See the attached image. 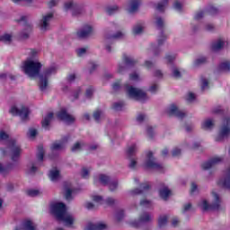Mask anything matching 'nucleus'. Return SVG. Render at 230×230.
Masks as SVG:
<instances>
[{
    "label": "nucleus",
    "mask_w": 230,
    "mask_h": 230,
    "mask_svg": "<svg viewBox=\"0 0 230 230\" xmlns=\"http://www.w3.org/2000/svg\"><path fill=\"white\" fill-rule=\"evenodd\" d=\"M22 69L29 78H37L39 76V87L40 91H46L48 85H49V77L51 75L57 73V68L55 66H50L46 68L42 74H40V69H42V63L35 58H28L22 66Z\"/></svg>",
    "instance_id": "nucleus-1"
},
{
    "label": "nucleus",
    "mask_w": 230,
    "mask_h": 230,
    "mask_svg": "<svg viewBox=\"0 0 230 230\" xmlns=\"http://www.w3.org/2000/svg\"><path fill=\"white\" fill-rule=\"evenodd\" d=\"M5 143L7 147L0 148V155L3 157L6 155H10L11 160L14 163H17L19 159H21V154H22V149L21 148V145L17 143V140L13 138H10L8 134L4 131L0 132V143Z\"/></svg>",
    "instance_id": "nucleus-2"
},
{
    "label": "nucleus",
    "mask_w": 230,
    "mask_h": 230,
    "mask_svg": "<svg viewBox=\"0 0 230 230\" xmlns=\"http://www.w3.org/2000/svg\"><path fill=\"white\" fill-rule=\"evenodd\" d=\"M50 210L56 218L63 222L66 227H71L75 224V217L67 212L66 204L62 202L53 203L50 206Z\"/></svg>",
    "instance_id": "nucleus-3"
},
{
    "label": "nucleus",
    "mask_w": 230,
    "mask_h": 230,
    "mask_svg": "<svg viewBox=\"0 0 230 230\" xmlns=\"http://www.w3.org/2000/svg\"><path fill=\"white\" fill-rule=\"evenodd\" d=\"M211 195H212L211 204H209L206 199H201L199 202V208H200L202 211H209L211 209L220 208V204L222 200L220 199V196L218 195V192H217V190H214L211 191Z\"/></svg>",
    "instance_id": "nucleus-4"
},
{
    "label": "nucleus",
    "mask_w": 230,
    "mask_h": 230,
    "mask_svg": "<svg viewBox=\"0 0 230 230\" xmlns=\"http://www.w3.org/2000/svg\"><path fill=\"white\" fill-rule=\"evenodd\" d=\"M126 93L131 100L136 102H145L150 99L145 91L134 86L126 85Z\"/></svg>",
    "instance_id": "nucleus-5"
},
{
    "label": "nucleus",
    "mask_w": 230,
    "mask_h": 230,
    "mask_svg": "<svg viewBox=\"0 0 230 230\" xmlns=\"http://www.w3.org/2000/svg\"><path fill=\"white\" fill-rule=\"evenodd\" d=\"M230 136V117L223 120V124L220 127L219 133L216 137V141H224Z\"/></svg>",
    "instance_id": "nucleus-6"
},
{
    "label": "nucleus",
    "mask_w": 230,
    "mask_h": 230,
    "mask_svg": "<svg viewBox=\"0 0 230 230\" xmlns=\"http://www.w3.org/2000/svg\"><path fill=\"white\" fill-rule=\"evenodd\" d=\"M137 63L136 59L132 58V56H128V54L122 55V62L119 64L117 71L120 75H123L124 71H127V67H132Z\"/></svg>",
    "instance_id": "nucleus-7"
},
{
    "label": "nucleus",
    "mask_w": 230,
    "mask_h": 230,
    "mask_svg": "<svg viewBox=\"0 0 230 230\" xmlns=\"http://www.w3.org/2000/svg\"><path fill=\"white\" fill-rule=\"evenodd\" d=\"M144 166L146 168H149L150 170H158V172H161V170H163V164L155 161V158L154 157V154L152 152H148L146 154Z\"/></svg>",
    "instance_id": "nucleus-8"
},
{
    "label": "nucleus",
    "mask_w": 230,
    "mask_h": 230,
    "mask_svg": "<svg viewBox=\"0 0 230 230\" xmlns=\"http://www.w3.org/2000/svg\"><path fill=\"white\" fill-rule=\"evenodd\" d=\"M125 31H118L115 35L106 36L104 39V49L108 53H114V47L112 46L113 39H123L125 37Z\"/></svg>",
    "instance_id": "nucleus-9"
},
{
    "label": "nucleus",
    "mask_w": 230,
    "mask_h": 230,
    "mask_svg": "<svg viewBox=\"0 0 230 230\" xmlns=\"http://www.w3.org/2000/svg\"><path fill=\"white\" fill-rule=\"evenodd\" d=\"M51 21H53V13L42 14L41 18L38 22V27L40 31H48L50 28Z\"/></svg>",
    "instance_id": "nucleus-10"
},
{
    "label": "nucleus",
    "mask_w": 230,
    "mask_h": 230,
    "mask_svg": "<svg viewBox=\"0 0 230 230\" xmlns=\"http://www.w3.org/2000/svg\"><path fill=\"white\" fill-rule=\"evenodd\" d=\"M10 112L13 116H20L22 119H28L30 110L24 105L13 106Z\"/></svg>",
    "instance_id": "nucleus-11"
},
{
    "label": "nucleus",
    "mask_w": 230,
    "mask_h": 230,
    "mask_svg": "<svg viewBox=\"0 0 230 230\" xmlns=\"http://www.w3.org/2000/svg\"><path fill=\"white\" fill-rule=\"evenodd\" d=\"M76 35L78 39H89L91 35H94V28L91 25H84L77 31Z\"/></svg>",
    "instance_id": "nucleus-12"
},
{
    "label": "nucleus",
    "mask_w": 230,
    "mask_h": 230,
    "mask_svg": "<svg viewBox=\"0 0 230 230\" xmlns=\"http://www.w3.org/2000/svg\"><path fill=\"white\" fill-rule=\"evenodd\" d=\"M166 113L168 114V116H175L179 119H182L186 118V112L179 110V108L175 104H171L167 108Z\"/></svg>",
    "instance_id": "nucleus-13"
},
{
    "label": "nucleus",
    "mask_w": 230,
    "mask_h": 230,
    "mask_svg": "<svg viewBox=\"0 0 230 230\" xmlns=\"http://www.w3.org/2000/svg\"><path fill=\"white\" fill-rule=\"evenodd\" d=\"M137 152V146L136 145H132L128 148L127 154L128 157H129V168L134 170L136 168L137 162L136 161V158H134V155H136V153Z\"/></svg>",
    "instance_id": "nucleus-14"
},
{
    "label": "nucleus",
    "mask_w": 230,
    "mask_h": 230,
    "mask_svg": "<svg viewBox=\"0 0 230 230\" xmlns=\"http://www.w3.org/2000/svg\"><path fill=\"white\" fill-rule=\"evenodd\" d=\"M222 161H224V159L220 156H216L214 158H211L208 162L202 164V169L209 170L210 168H213V166H217V164H220Z\"/></svg>",
    "instance_id": "nucleus-15"
},
{
    "label": "nucleus",
    "mask_w": 230,
    "mask_h": 230,
    "mask_svg": "<svg viewBox=\"0 0 230 230\" xmlns=\"http://www.w3.org/2000/svg\"><path fill=\"white\" fill-rule=\"evenodd\" d=\"M139 6H141V0H129L126 10L128 12V13H136V12L139 10Z\"/></svg>",
    "instance_id": "nucleus-16"
},
{
    "label": "nucleus",
    "mask_w": 230,
    "mask_h": 230,
    "mask_svg": "<svg viewBox=\"0 0 230 230\" xmlns=\"http://www.w3.org/2000/svg\"><path fill=\"white\" fill-rule=\"evenodd\" d=\"M67 143V137H63L59 141H56L51 146L52 152H58L60 150H64L66 148V145Z\"/></svg>",
    "instance_id": "nucleus-17"
},
{
    "label": "nucleus",
    "mask_w": 230,
    "mask_h": 230,
    "mask_svg": "<svg viewBox=\"0 0 230 230\" xmlns=\"http://www.w3.org/2000/svg\"><path fill=\"white\" fill-rule=\"evenodd\" d=\"M58 118L61 119L62 121H65V123H74L75 122V117L72 115H69L66 110H61L58 113Z\"/></svg>",
    "instance_id": "nucleus-18"
},
{
    "label": "nucleus",
    "mask_w": 230,
    "mask_h": 230,
    "mask_svg": "<svg viewBox=\"0 0 230 230\" xmlns=\"http://www.w3.org/2000/svg\"><path fill=\"white\" fill-rule=\"evenodd\" d=\"M172 195V190L168 188V186L164 183L160 184L159 188V197L163 200H168V198Z\"/></svg>",
    "instance_id": "nucleus-19"
},
{
    "label": "nucleus",
    "mask_w": 230,
    "mask_h": 230,
    "mask_svg": "<svg viewBox=\"0 0 230 230\" xmlns=\"http://www.w3.org/2000/svg\"><path fill=\"white\" fill-rule=\"evenodd\" d=\"M150 188L148 183H142L140 189H134L128 191L130 197H135V195H143L146 193V190Z\"/></svg>",
    "instance_id": "nucleus-20"
},
{
    "label": "nucleus",
    "mask_w": 230,
    "mask_h": 230,
    "mask_svg": "<svg viewBox=\"0 0 230 230\" xmlns=\"http://www.w3.org/2000/svg\"><path fill=\"white\" fill-rule=\"evenodd\" d=\"M49 178L51 182H58V181L62 179V175L60 174V171L58 169L54 168L49 171Z\"/></svg>",
    "instance_id": "nucleus-21"
},
{
    "label": "nucleus",
    "mask_w": 230,
    "mask_h": 230,
    "mask_svg": "<svg viewBox=\"0 0 230 230\" xmlns=\"http://www.w3.org/2000/svg\"><path fill=\"white\" fill-rule=\"evenodd\" d=\"M226 46V40L219 38L212 42L211 49L213 51H220Z\"/></svg>",
    "instance_id": "nucleus-22"
},
{
    "label": "nucleus",
    "mask_w": 230,
    "mask_h": 230,
    "mask_svg": "<svg viewBox=\"0 0 230 230\" xmlns=\"http://www.w3.org/2000/svg\"><path fill=\"white\" fill-rule=\"evenodd\" d=\"M14 230H38L37 225L32 221L27 220L22 223V227H16Z\"/></svg>",
    "instance_id": "nucleus-23"
},
{
    "label": "nucleus",
    "mask_w": 230,
    "mask_h": 230,
    "mask_svg": "<svg viewBox=\"0 0 230 230\" xmlns=\"http://www.w3.org/2000/svg\"><path fill=\"white\" fill-rule=\"evenodd\" d=\"M107 229V225L103 223H97V224H93L89 223L84 230H105Z\"/></svg>",
    "instance_id": "nucleus-24"
},
{
    "label": "nucleus",
    "mask_w": 230,
    "mask_h": 230,
    "mask_svg": "<svg viewBox=\"0 0 230 230\" xmlns=\"http://www.w3.org/2000/svg\"><path fill=\"white\" fill-rule=\"evenodd\" d=\"M215 127V120L211 119H206L201 123V128L203 130H211Z\"/></svg>",
    "instance_id": "nucleus-25"
},
{
    "label": "nucleus",
    "mask_w": 230,
    "mask_h": 230,
    "mask_svg": "<svg viewBox=\"0 0 230 230\" xmlns=\"http://www.w3.org/2000/svg\"><path fill=\"white\" fill-rule=\"evenodd\" d=\"M183 73H184V71L181 70L177 66H172V78H176V79L182 78Z\"/></svg>",
    "instance_id": "nucleus-26"
},
{
    "label": "nucleus",
    "mask_w": 230,
    "mask_h": 230,
    "mask_svg": "<svg viewBox=\"0 0 230 230\" xmlns=\"http://www.w3.org/2000/svg\"><path fill=\"white\" fill-rule=\"evenodd\" d=\"M53 120V112H49L42 120L43 128H48L49 127V123Z\"/></svg>",
    "instance_id": "nucleus-27"
},
{
    "label": "nucleus",
    "mask_w": 230,
    "mask_h": 230,
    "mask_svg": "<svg viewBox=\"0 0 230 230\" xmlns=\"http://www.w3.org/2000/svg\"><path fill=\"white\" fill-rule=\"evenodd\" d=\"M154 23L158 30H163L164 28V20L160 16H155Z\"/></svg>",
    "instance_id": "nucleus-28"
},
{
    "label": "nucleus",
    "mask_w": 230,
    "mask_h": 230,
    "mask_svg": "<svg viewBox=\"0 0 230 230\" xmlns=\"http://www.w3.org/2000/svg\"><path fill=\"white\" fill-rule=\"evenodd\" d=\"M143 30H145L143 23H137L132 29L133 35H141Z\"/></svg>",
    "instance_id": "nucleus-29"
},
{
    "label": "nucleus",
    "mask_w": 230,
    "mask_h": 230,
    "mask_svg": "<svg viewBox=\"0 0 230 230\" xmlns=\"http://www.w3.org/2000/svg\"><path fill=\"white\" fill-rule=\"evenodd\" d=\"M139 222H152V215H150V213L147 212L142 213L139 217Z\"/></svg>",
    "instance_id": "nucleus-30"
},
{
    "label": "nucleus",
    "mask_w": 230,
    "mask_h": 230,
    "mask_svg": "<svg viewBox=\"0 0 230 230\" xmlns=\"http://www.w3.org/2000/svg\"><path fill=\"white\" fill-rule=\"evenodd\" d=\"M106 12L108 15H114V13H117V12H119V6L110 5L106 8Z\"/></svg>",
    "instance_id": "nucleus-31"
},
{
    "label": "nucleus",
    "mask_w": 230,
    "mask_h": 230,
    "mask_svg": "<svg viewBox=\"0 0 230 230\" xmlns=\"http://www.w3.org/2000/svg\"><path fill=\"white\" fill-rule=\"evenodd\" d=\"M168 224V216L163 215L158 217V226L164 227Z\"/></svg>",
    "instance_id": "nucleus-32"
},
{
    "label": "nucleus",
    "mask_w": 230,
    "mask_h": 230,
    "mask_svg": "<svg viewBox=\"0 0 230 230\" xmlns=\"http://www.w3.org/2000/svg\"><path fill=\"white\" fill-rule=\"evenodd\" d=\"M164 40H166V36H162V37H160V38L158 39V45H157V46H156V45H154V46L152 47V49H153L155 55H157V49H158L159 46H163Z\"/></svg>",
    "instance_id": "nucleus-33"
},
{
    "label": "nucleus",
    "mask_w": 230,
    "mask_h": 230,
    "mask_svg": "<svg viewBox=\"0 0 230 230\" xmlns=\"http://www.w3.org/2000/svg\"><path fill=\"white\" fill-rule=\"evenodd\" d=\"M208 62V58L206 57H199L194 61L195 67H199V66H203Z\"/></svg>",
    "instance_id": "nucleus-34"
},
{
    "label": "nucleus",
    "mask_w": 230,
    "mask_h": 230,
    "mask_svg": "<svg viewBox=\"0 0 230 230\" xmlns=\"http://www.w3.org/2000/svg\"><path fill=\"white\" fill-rule=\"evenodd\" d=\"M185 100L187 103H195V102L197 101V95H195V93H187Z\"/></svg>",
    "instance_id": "nucleus-35"
},
{
    "label": "nucleus",
    "mask_w": 230,
    "mask_h": 230,
    "mask_svg": "<svg viewBox=\"0 0 230 230\" xmlns=\"http://www.w3.org/2000/svg\"><path fill=\"white\" fill-rule=\"evenodd\" d=\"M99 181H100L101 184H103L105 186L107 184H110L111 177H109L108 175H105V174H101L99 176Z\"/></svg>",
    "instance_id": "nucleus-36"
},
{
    "label": "nucleus",
    "mask_w": 230,
    "mask_h": 230,
    "mask_svg": "<svg viewBox=\"0 0 230 230\" xmlns=\"http://www.w3.org/2000/svg\"><path fill=\"white\" fill-rule=\"evenodd\" d=\"M168 5V0H162V2L158 3L156 5V10L158 12H164V8Z\"/></svg>",
    "instance_id": "nucleus-37"
},
{
    "label": "nucleus",
    "mask_w": 230,
    "mask_h": 230,
    "mask_svg": "<svg viewBox=\"0 0 230 230\" xmlns=\"http://www.w3.org/2000/svg\"><path fill=\"white\" fill-rule=\"evenodd\" d=\"M38 163H42L44 160V147L39 146L38 147V154H37Z\"/></svg>",
    "instance_id": "nucleus-38"
},
{
    "label": "nucleus",
    "mask_w": 230,
    "mask_h": 230,
    "mask_svg": "<svg viewBox=\"0 0 230 230\" xmlns=\"http://www.w3.org/2000/svg\"><path fill=\"white\" fill-rule=\"evenodd\" d=\"M219 71H230V61H225L219 65Z\"/></svg>",
    "instance_id": "nucleus-39"
},
{
    "label": "nucleus",
    "mask_w": 230,
    "mask_h": 230,
    "mask_svg": "<svg viewBox=\"0 0 230 230\" xmlns=\"http://www.w3.org/2000/svg\"><path fill=\"white\" fill-rule=\"evenodd\" d=\"M88 73L89 75H93L96 69H98V65L94 62H91L88 64Z\"/></svg>",
    "instance_id": "nucleus-40"
},
{
    "label": "nucleus",
    "mask_w": 230,
    "mask_h": 230,
    "mask_svg": "<svg viewBox=\"0 0 230 230\" xmlns=\"http://www.w3.org/2000/svg\"><path fill=\"white\" fill-rule=\"evenodd\" d=\"M91 173V167H83L81 171V176L83 179H87Z\"/></svg>",
    "instance_id": "nucleus-41"
},
{
    "label": "nucleus",
    "mask_w": 230,
    "mask_h": 230,
    "mask_svg": "<svg viewBox=\"0 0 230 230\" xmlns=\"http://www.w3.org/2000/svg\"><path fill=\"white\" fill-rule=\"evenodd\" d=\"M30 31H31V26L28 25L26 31L20 33L21 39H28V37H30Z\"/></svg>",
    "instance_id": "nucleus-42"
},
{
    "label": "nucleus",
    "mask_w": 230,
    "mask_h": 230,
    "mask_svg": "<svg viewBox=\"0 0 230 230\" xmlns=\"http://www.w3.org/2000/svg\"><path fill=\"white\" fill-rule=\"evenodd\" d=\"M37 172V166H35V164H30L27 166V173L28 175H33Z\"/></svg>",
    "instance_id": "nucleus-43"
},
{
    "label": "nucleus",
    "mask_w": 230,
    "mask_h": 230,
    "mask_svg": "<svg viewBox=\"0 0 230 230\" xmlns=\"http://www.w3.org/2000/svg\"><path fill=\"white\" fill-rule=\"evenodd\" d=\"M84 148L83 142H76L71 148L72 152H80Z\"/></svg>",
    "instance_id": "nucleus-44"
},
{
    "label": "nucleus",
    "mask_w": 230,
    "mask_h": 230,
    "mask_svg": "<svg viewBox=\"0 0 230 230\" xmlns=\"http://www.w3.org/2000/svg\"><path fill=\"white\" fill-rule=\"evenodd\" d=\"M175 58H177V56L175 54H167L165 56V62L167 64H173Z\"/></svg>",
    "instance_id": "nucleus-45"
},
{
    "label": "nucleus",
    "mask_w": 230,
    "mask_h": 230,
    "mask_svg": "<svg viewBox=\"0 0 230 230\" xmlns=\"http://www.w3.org/2000/svg\"><path fill=\"white\" fill-rule=\"evenodd\" d=\"M73 190H71V188H66L65 190V198L66 200H73Z\"/></svg>",
    "instance_id": "nucleus-46"
},
{
    "label": "nucleus",
    "mask_w": 230,
    "mask_h": 230,
    "mask_svg": "<svg viewBox=\"0 0 230 230\" xmlns=\"http://www.w3.org/2000/svg\"><path fill=\"white\" fill-rule=\"evenodd\" d=\"M140 206L142 208H152V200L147 199H143L140 200Z\"/></svg>",
    "instance_id": "nucleus-47"
},
{
    "label": "nucleus",
    "mask_w": 230,
    "mask_h": 230,
    "mask_svg": "<svg viewBox=\"0 0 230 230\" xmlns=\"http://www.w3.org/2000/svg\"><path fill=\"white\" fill-rule=\"evenodd\" d=\"M0 41L10 44L12 42V36L10 34H4L3 36H0Z\"/></svg>",
    "instance_id": "nucleus-48"
},
{
    "label": "nucleus",
    "mask_w": 230,
    "mask_h": 230,
    "mask_svg": "<svg viewBox=\"0 0 230 230\" xmlns=\"http://www.w3.org/2000/svg\"><path fill=\"white\" fill-rule=\"evenodd\" d=\"M41 194L42 192H40L39 190H29L27 191V195H29V197H39Z\"/></svg>",
    "instance_id": "nucleus-49"
},
{
    "label": "nucleus",
    "mask_w": 230,
    "mask_h": 230,
    "mask_svg": "<svg viewBox=\"0 0 230 230\" xmlns=\"http://www.w3.org/2000/svg\"><path fill=\"white\" fill-rule=\"evenodd\" d=\"M124 107H125V103L123 102H115L112 105L113 111H123Z\"/></svg>",
    "instance_id": "nucleus-50"
},
{
    "label": "nucleus",
    "mask_w": 230,
    "mask_h": 230,
    "mask_svg": "<svg viewBox=\"0 0 230 230\" xmlns=\"http://www.w3.org/2000/svg\"><path fill=\"white\" fill-rule=\"evenodd\" d=\"M125 217V210L123 209H119L115 213V218L117 220H123V217Z\"/></svg>",
    "instance_id": "nucleus-51"
},
{
    "label": "nucleus",
    "mask_w": 230,
    "mask_h": 230,
    "mask_svg": "<svg viewBox=\"0 0 230 230\" xmlns=\"http://www.w3.org/2000/svg\"><path fill=\"white\" fill-rule=\"evenodd\" d=\"M102 116H103V111H102L97 110L93 112V119L96 121H100V119H102Z\"/></svg>",
    "instance_id": "nucleus-52"
},
{
    "label": "nucleus",
    "mask_w": 230,
    "mask_h": 230,
    "mask_svg": "<svg viewBox=\"0 0 230 230\" xmlns=\"http://www.w3.org/2000/svg\"><path fill=\"white\" fill-rule=\"evenodd\" d=\"M109 188L111 191H116V190H118V181L116 180L111 181Z\"/></svg>",
    "instance_id": "nucleus-53"
},
{
    "label": "nucleus",
    "mask_w": 230,
    "mask_h": 230,
    "mask_svg": "<svg viewBox=\"0 0 230 230\" xmlns=\"http://www.w3.org/2000/svg\"><path fill=\"white\" fill-rule=\"evenodd\" d=\"M209 87V81L204 77L201 78V89L202 91H206Z\"/></svg>",
    "instance_id": "nucleus-54"
},
{
    "label": "nucleus",
    "mask_w": 230,
    "mask_h": 230,
    "mask_svg": "<svg viewBox=\"0 0 230 230\" xmlns=\"http://www.w3.org/2000/svg\"><path fill=\"white\" fill-rule=\"evenodd\" d=\"M191 209H193V206L191 205V203H186L183 205L181 213H188L189 211H191Z\"/></svg>",
    "instance_id": "nucleus-55"
},
{
    "label": "nucleus",
    "mask_w": 230,
    "mask_h": 230,
    "mask_svg": "<svg viewBox=\"0 0 230 230\" xmlns=\"http://www.w3.org/2000/svg\"><path fill=\"white\" fill-rule=\"evenodd\" d=\"M129 80H131L132 82H139V80H141V77L137 73L134 72L129 75Z\"/></svg>",
    "instance_id": "nucleus-56"
},
{
    "label": "nucleus",
    "mask_w": 230,
    "mask_h": 230,
    "mask_svg": "<svg viewBox=\"0 0 230 230\" xmlns=\"http://www.w3.org/2000/svg\"><path fill=\"white\" fill-rule=\"evenodd\" d=\"M204 15L205 13L203 11L196 13L194 15V21H201V19H204Z\"/></svg>",
    "instance_id": "nucleus-57"
},
{
    "label": "nucleus",
    "mask_w": 230,
    "mask_h": 230,
    "mask_svg": "<svg viewBox=\"0 0 230 230\" xmlns=\"http://www.w3.org/2000/svg\"><path fill=\"white\" fill-rule=\"evenodd\" d=\"M157 91H159V84H153L149 87V93H152V94H155Z\"/></svg>",
    "instance_id": "nucleus-58"
},
{
    "label": "nucleus",
    "mask_w": 230,
    "mask_h": 230,
    "mask_svg": "<svg viewBox=\"0 0 230 230\" xmlns=\"http://www.w3.org/2000/svg\"><path fill=\"white\" fill-rule=\"evenodd\" d=\"M181 154V150L179 147H174L172 151V157H179Z\"/></svg>",
    "instance_id": "nucleus-59"
},
{
    "label": "nucleus",
    "mask_w": 230,
    "mask_h": 230,
    "mask_svg": "<svg viewBox=\"0 0 230 230\" xmlns=\"http://www.w3.org/2000/svg\"><path fill=\"white\" fill-rule=\"evenodd\" d=\"M171 224L172 227H178V226L181 224V220L179 219V217H174L172 218Z\"/></svg>",
    "instance_id": "nucleus-60"
},
{
    "label": "nucleus",
    "mask_w": 230,
    "mask_h": 230,
    "mask_svg": "<svg viewBox=\"0 0 230 230\" xmlns=\"http://www.w3.org/2000/svg\"><path fill=\"white\" fill-rule=\"evenodd\" d=\"M77 56L84 57L87 53V48H80L76 49Z\"/></svg>",
    "instance_id": "nucleus-61"
},
{
    "label": "nucleus",
    "mask_w": 230,
    "mask_h": 230,
    "mask_svg": "<svg viewBox=\"0 0 230 230\" xmlns=\"http://www.w3.org/2000/svg\"><path fill=\"white\" fill-rule=\"evenodd\" d=\"M205 31H215V25L213 23H207L204 26Z\"/></svg>",
    "instance_id": "nucleus-62"
},
{
    "label": "nucleus",
    "mask_w": 230,
    "mask_h": 230,
    "mask_svg": "<svg viewBox=\"0 0 230 230\" xmlns=\"http://www.w3.org/2000/svg\"><path fill=\"white\" fill-rule=\"evenodd\" d=\"M75 6V2L73 0H69L65 3V10H71Z\"/></svg>",
    "instance_id": "nucleus-63"
},
{
    "label": "nucleus",
    "mask_w": 230,
    "mask_h": 230,
    "mask_svg": "<svg viewBox=\"0 0 230 230\" xmlns=\"http://www.w3.org/2000/svg\"><path fill=\"white\" fill-rule=\"evenodd\" d=\"M105 202L108 206H114L118 201L114 198H108L106 199Z\"/></svg>",
    "instance_id": "nucleus-64"
}]
</instances>
